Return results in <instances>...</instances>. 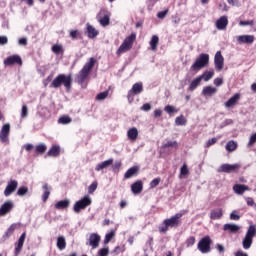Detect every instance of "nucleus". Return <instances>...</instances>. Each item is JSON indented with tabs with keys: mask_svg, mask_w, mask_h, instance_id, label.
<instances>
[{
	"mask_svg": "<svg viewBox=\"0 0 256 256\" xmlns=\"http://www.w3.org/2000/svg\"><path fill=\"white\" fill-rule=\"evenodd\" d=\"M72 83L73 78H71V75L60 74L52 81L50 87H54V89H59L61 85H64L65 89L69 91V89H71Z\"/></svg>",
	"mask_w": 256,
	"mask_h": 256,
	"instance_id": "nucleus-1",
	"label": "nucleus"
},
{
	"mask_svg": "<svg viewBox=\"0 0 256 256\" xmlns=\"http://www.w3.org/2000/svg\"><path fill=\"white\" fill-rule=\"evenodd\" d=\"M209 65V54H200L190 67L191 73H199L201 69Z\"/></svg>",
	"mask_w": 256,
	"mask_h": 256,
	"instance_id": "nucleus-2",
	"label": "nucleus"
},
{
	"mask_svg": "<svg viewBox=\"0 0 256 256\" xmlns=\"http://www.w3.org/2000/svg\"><path fill=\"white\" fill-rule=\"evenodd\" d=\"M183 217V214L177 213L169 219L163 221V224L159 226L160 233H165L169 231V227H177L179 225V219Z\"/></svg>",
	"mask_w": 256,
	"mask_h": 256,
	"instance_id": "nucleus-3",
	"label": "nucleus"
},
{
	"mask_svg": "<svg viewBox=\"0 0 256 256\" xmlns=\"http://www.w3.org/2000/svg\"><path fill=\"white\" fill-rule=\"evenodd\" d=\"M137 39V35L132 33L130 36L126 37L124 42L120 45L118 50L116 51V55H121L122 53H127L133 47V43Z\"/></svg>",
	"mask_w": 256,
	"mask_h": 256,
	"instance_id": "nucleus-4",
	"label": "nucleus"
},
{
	"mask_svg": "<svg viewBox=\"0 0 256 256\" xmlns=\"http://www.w3.org/2000/svg\"><path fill=\"white\" fill-rule=\"evenodd\" d=\"M255 235L256 226L250 225L242 241L243 249H251V245H253V237H255Z\"/></svg>",
	"mask_w": 256,
	"mask_h": 256,
	"instance_id": "nucleus-5",
	"label": "nucleus"
},
{
	"mask_svg": "<svg viewBox=\"0 0 256 256\" xmlns=\"http://www.w3.org/2000/svg\"><path fill=\"white\" fill-rule=\"evenodd\" d=\"M93 65H95V59L90 58L89 62L84 65V67L78 74V77H77L78 83H83V81L87 79V77L89 76V71L93 69Z\"/></svg>",
	"mask_w": 256,
	"mask_h": 256,
	"instance_id": "nucleus-6",
	"label": "nucleus"
},
{
	"mask_svg": "<svg viewBox=\"0 0 256 256\" xmlns=\"http://www.w3.org/2000/svg\"><path fill=\"white\" fill-rule=\"evenodd\" d=\"M91 203H93V199H91L89 195L84 196L74 204V213H81V211H83V209H87Z\"/></svg>",
	"mask_w": 256,
	"mask_h": 256,
	"instance_id": "nucleus-7",
	"label": "nucleus"
},
{
	"mask_svg": "<svg viewBox=\"0 0 256 256\" xmlns=\"http://www.w3.org/2000/svg\"><path fill=\"white\" fill-rule=\"evenodd\" d=\"M98 17V23L101 25V27H109L111 25V12L108 10L102 9Z\"/></svg>",
	"mask_w": 256,
	"mask_h": 256,
	"instance_id": "nucleus-8",
	"label": "nucleus"
},
{
	"mask_svg": "<svg viewBox=\"0 0 256 256\" xmlns=\"http://www.w3.org/2000/svg\"><path fill=\"white\" fill-rule=\"evenodd\" d=\"M140 93H143V83L138 82L133 84L132 88L128 91V102L133 103L135 95H140Z\"/></svg>",
	"mask_w": 256,
	"mask_h": 256,
	"instance_id": "nucleus-9",
	"label": "nucleus"
},
{
	"mask_svg": "<svg viewBox=\"0 0 256 256\" xmlns=\"http://www.w3.org/2000/svg\"><path fill=\"white\" fill-rule=\"evenodd\" d=\"M241 169V164H222L218 169V173H234V171H238Z\"/></svg>",
	"mask_w": 256,
	"mask_h": 256,
	"instance_id": "nucleus-10",
	"label": "nucleus"
},
{
	"mask_svg": "<svg viewBox=\"0 0 256 256\" xmlns=\"http://www.w3.org/2000/svg\"><path fill=\"white\" fill-rule=\"evenodd\" d=\"M198 249L201 253H209L211 251V238L209 236H205L198 243Z\"/></svg>",
	"mask_w": 256,
	"mask_h": 256,
	"instance_id": "nucleus-11",
	"label": "nucleus"
},
{
	"mask_svg": "<svg viewBox=\"0 0 256 256\" xmlns=\"http://www.w3.org/2000/svg\"><path fill=\"white\" fill-rule=\"evenodd\" d=\"M11 133V124H4L0 130L1 143H9V134Z\"/></svg>",
	"mask_w": 256,
	"mask_h": 256,
	"instance_id": "nucleus-12",
	"label": "nucleus"
},
{
	"mask_svg": "<svg viewBox=\"0 0 256 256\" xmlns=\"http://www.w3.org/2000/svg\"><path fill=\"white\" fill-rule=\"evenodd\" d=\"M224 65H225V58H223L221 51H217L214 56V66L216 71H223Z\"/></svg>",
	"mask_w": 256,
	"mask_h": 256,
	"instance_id": "nucleus-13",
	"label": "nucleus"
},
{
	"mask_svg": "<svg viewBox=\"0 0 256 256\" xmlns=\"http://www.w3.org/2000/svg\"><path fill=\"white\" fill-rule=\"evenodd\" d=\"M18 186H19V183L17 182V180H10L7 183V186L4 190L5 197H9V195H12V193H15Z\"/></svg>",
	"mask_w": 256,
	"mask_h": 256,
	"instance_id": "nucleus-14",
	"label": "nucleus"
},
{
	"mask_svg": "<svg viewBox=\"0 0 256 256\" xmlns=\"http://www.w3.org/2000/svg\"><path fill=\"white\" fill-rule=\"evenodd\" d=\"M216 29L218 31H225L227 29V25H229V19L227 16H221L215 23Z\"/></svg>",
	"mask_w": 256,
	"mask_h": 256,
	"instance_id": "nucleus-15",
	"label": "nucleus"
},
{
	"mask_svg": "<svg viewBox=\"0 0 256 256\" xmlns=\"http://www.w3.org/2000/svg\"><path fill=\"white\" fill-rule=\"evenodd\" d=\"M253 41H255V36L253 35H241L237 37V42L239 43V45H243V44L251 45Z\"/></svg>",
	"mask_w": 256,
	"mask_h": 256,
	"instance_id": "nucleus-16",
	"label": "nucleus"
},
{
	"mask_svg": "<svg viewBox=\"0 0 256 256\" xmlns=\"http://www.w3.org/2000/svg\"><path fill=\"white\" fill-rule=\"evenodd\" d=\"M15 207V204H13V201H7L0 207V217H3V215H7V213L11 212V209Z\"/></svg>",
	"mask_w": 256,
	"mask_h": 256,
	"instance_id": "nucleus-17",
	"label": "nucleus"
},
{
	"mask_svg": "<svg viewBox=\"0 0 256 256\" xmlns=\"http://www.w3.org/2000/svg\"><path fill=\"white\" fill-rule=\"evenodd\" d=\"M101 242V237L99 236V234H90L89 237V245L90 247H92V249H97V247H99V243Z\"/></svg>",
	"mask_w": 256,
	"mask_h": 256,
	"instance_id": "nucleus-18",
	"label": "nucleus"
},
{
	"mask_svg": "<svg viewBox=\"0 0 256 256\" xmlns=\"http://www.w3.org/2000/svg\"><path fill=\"white\" fill-rule=\"evenodd\" d=\"M241 99V94H235L232 96L226 103L225 107L226 109H231V107H235L239 100Z\"/></svg>",
	"mask_w": 256,
	"mask_h": 256,
	"instance_id": "nucleus-19",
	"label": "nucleus"
},
{
	"mask_svg": "<svg viewBox=\"0 0 256 256\" xmlns=\"http://www.w3.org/2000/svg\"><path fill=\"white\" fill-rule=\"evenodd\" d=\"M15 63H18L19 65H21L22 63L21 57H19V55L9 56L4 60V65H7V66L15 65Z\"/></svg>",
	"mask_w": 256,
	"mask_h": 256,
	"instance_id": "nucleus-20",
	"label": "nucleus"
},
{
	"mask_svg": "<svg viewBox=\"0 0 256 256\" xmlns=\"http://www.w3.org/2000/svg\"><path fill=\"white\" fill-rule=\"evenodd\" d=\"M111 165H113L112 158L97 164L95 167V171L99 172V171H103V169H109V167H111Z\"/></svg>",
	"mask_w": 256,
	"mask_h": 256,
	"instance_id": "nucleus-21",
	"label": "nucleus"
},
{
	"mask_svg": "<svg viewBox=\"0 0 256 256\" xmlns=\"http://www.w3.org/2000/svg\"><path fill=\"white\" fill-rule=\"evenodd\" d=\"M223 217V209L215 208L210 212V219L217 221Z\"/></svg>",
	"mask_w": 256,
	"mask_h": 256,
	"instance_id": "nucleus-22",
	"label": "nucleus"
},
{
	"mask_svg": "<svg viewBox=\"0 0 256 256\" xmlns=\"http://www.w3.org/2000/svg\"><path fill=\"white\" fill-rule=\"evenodd\" d=\"M217 93V88L213 86H205L202 89V95L204 97H212V95H215Z\"/></svg>",
	"mask_w": 256,
	"mask_h": 256,
	"instance_id": "nucleus-23",
	"label": "nucleus"
},
{
	"mask_svg": "<svg viewBox=\"0 0 256 256\" xmlns=\"http://www.w3.org/2000/svg\"><path fill=\"white\" fill-rule=\"evenodd\" d=\"M25 237H26V233L23 232L16 244L15 255H19V253H21V249H23V245L25 243Z\"/></svg>",
	"mask_w": 256,
	"mask_h": 256,
	"instance_id": "nucleus-24",
	"label": "nucleus"
},
{
	"mask_svg": "<svg viewBox=\"0 0 256 256\" xmlns=\"http://www.w3.org/2000/svg\"><path fill=\"white\" fill-rule=\"evenodd\" d=\"M86 29L89 39H95V37L99 35V30L95 29V27L91 26L89 23L86 24Z\"/></svg>",
	"mask_w": 256,
	"mask_h": 256,
	"instance_id": "nucleus-25",
	"label": "nucleus"
},
{
	"mask_svg": "<svg viewBox=\"0 0 256 256\" xmlns=\"http://www.w3.org/2000/svg\"><path fill=\"white\" fill-rule=\"evenodd\" d=\"M131 191L134 195H139L141 191H143V182L141 181H136L131 185Z\"/></svg>",
	"mask_w": 256,
	"mask_h": 256,
	"instance_id": "nucleus-26",
	"label": "nucleus"
},
{
	"mask_svg": "<svg viewBox=\"0 0 256 256\" xmlns=\"http://www.w3.org/2000/svg\"><path fill=\"white\" fill-rule=\"evenodd\" d=\"M233 191L236 195H243L245 191H249V187L243 184H235L233 186Z\"/></svg>",
	"mask_w": 256,
	"mask_h": 256,
	"instance_id": "nucleus-27",
	"label": "nucleus"
},
{
	"mask_svg": "<svg viewBox=\"0 0 256 256\" xmlns=\"http://www.w3.org/2000/svg\"><path fill=\"white\" fill-rule=\"evenodd\" d=\"M127 137L130 141H137V137H139V130L135 127L130 128L127 131Z\"/></svg>",
	"mask_w": 256,
	"mask_h": 256,
	"instance_id": "nucleus-28",
	"label": "nucleus"
},
{
	"mask_svg": "<svg viewBox=\"0 0 256 256\" xmlns=\"http://www.w3.org/2000/svg\"><path fill=\"white\" fill-rule=\"evenodd\" d=\"M223 229L225 231H229V233H237L241 229V226L233 223H228L223 226Z\"/></svg>",
	"mask_w": 256,
	"mask_h": 256,
	"instance_id": "nucleus-29",
	"label": "nucleus"
},
{
	"mask_svg": "<svg viewBox=\"0 0 256 256\" xmlns=\"http://www.w3.org/2000/svg\"><path fill=\"white\" fill-rule=\"evenodd\" d=\"M137 173H139V167L133 166L126 171V173L124 174V179H131V177H135Z\"/></svg>",
	"mask_w": 256,
	"mask_h": 256,
	"instance_id": "nucleus-30",
	"label": "nucleus"
},
{
	"mask_svg": "<svg viewBox=\"0 0 256 256\" xmlns=\"http://www.w3.org/2000/svg\"><path fill=\"white\" fill-rule=\"evenodd\" d=\"M61 153V148L59 146H52L48 153L46 154L47 157H59Z\"/></svg>",
	"mask_w": 256,
	"mask_h": 256,
	"instance_id": "nucleus-31",
	"label": "nucleus"
},
{
	"mask_svg": "<svg viewBox=\"0 0 256 256\" xmlns=\"http://www.w3.org/2000/svg\"><path fill=\"white\" fill-rule=\"evenodd\" d=\"M69 205H71V200L65 199L57 202L54 207L55 209H67Z\"/></svg>",
	"mask_w": 256,
	"mask_h": 256,
	"instance_id": "nucleus-32",
	"label": "nucleus"
},
{
	"mask_svg": "<svg viewBox=\"0 0 256 256\" xmlns=\"http://www.w3.org/2000/svg\"><path fill=\"white\" fill-rule=\"evenodd\" d=\"M44 193L42 195V200L44 201H47V199H49V196L51 195V188L48 184H44L43 187H42Z\"/></svg>",
	"mask_w": 256,
	"mask_h": 256,
	"instance_id": "nucleus-33",
	"label": "nucleus"
},
{
	"mask_svg": "<svg viewBox=\"0 0 256 256\" xmlns=\"http://www.w3.org/2000/svg\"><path fill=\"white\" fill-rule=\"evenodd\" d=\"M213 75H215V71L210 70V71H205L201 76V81H210V79H213Z\"/></svg>",
	"mask_w": 256,
	"mask_h": 256,
	"instance_id": "nucleus-34",
	"label": "nucleus"
},
{
	"mask_svg": "<svg viewBox=\"0 0 256 256\" xmlns=\"http://www.w3.org/2000/svg\"><path fill=\"white\" fill-rule=\"evenodd\" d=\"M149 44L152 51H157V45H159V36L153 35Z\"/></svg>",
	"mask_w": 256,
	"mask_h": 256,
	"instance_id": "nucleus-35",
	"label": "nucleus"
},
{
	"mask_svg": "<svg viewBox=\"0 0 256 256\" xmlns=\"http://www.w3.org/2000/svg\"><path fill=\"white\" fill-rule=\"evenodd\" d=\"M57 247L60 251H63L65 247H67V242L65 241V237L59 236L57 239Z\"/></svg>",
	"mask_w": 256,
	"mask_h": 256,
	"instance_id": "nucleus-36",
	"label": "nucleus"
},
{
	"mask_svg": "<svg viewBox=\"0 0 256 256\" xmlns=\"http://www.w3.org/2000/svg\"><path fill=\"white\" fill-rule=\"evenodd\" d=\"M199 85H201V78L200 76H198L197 78H195L189 85V89L190 91H195L197 89V87H199Z\"/></svg>",
	"mask_w": 256,
	"mask_h": 256,
	"instance_id": "nucleus-37",
	"label": "nucleus"
},
{
	"mask_svg": "<svg viewBox=\"0 0 256 256\" xmlns=\"http://www.w3.org/2000/svg\"><path fill=\"white\" fill-rule=\"evenodd\" d=\"M15 229H17V224H12L8 229L7 231L5 232L4 236H3V239L4 241L6 239H9V237H11V235H13V231H15Z\"/></svg>",
	"mask_w": 256,
	"mask_h": 256,
	"instance_id": "nucleus-38",
	"label": "nucleus"
},
{
	"mask_svg": "<svg viewBox=\"0 0 256 256\" xmlns=\"http://www.w3.org/2000/svg\"><path fill=\"white\" fill-rule=\"evenodd\" d=\"M165 113H168V115H173V113H179V109L172 105H166L164 107Z\"/></svg>",
	"mask_w": 256,
	"mask_h": 256,
	"instance_id": "nucleus-39",
	"label": "nucleus"
},
{
	"mask_svg": "<svg viewBox=\"0 0 256 256\" xmlns=\"http://www.w3.org/2000/svg\"><path fill=\"white\" fill-rule=\"evenodd\" d=\"M187 175H189V168H187V164H183V166L180 168L179 178L183 179V177H187Z\"/></svg>",
	"mask_w": 256,
	"mask_h": 256,
	"instance_id": "nucleus-40",
	"label": "nucleus"
},
{
	"mask_svg": "<svg viewBox=\"0 0 256 256\" xmlns=\"http://www.w3.org/2000/svg\"><path fill=\"white\" fill-rule=\"evenodd\" d=\"M52 51L55 53V55H61L63 53V45L61 44H55L52 46Z\"/></svg>",
	"mask_w": 256,
	"mask_h": 256,
	"instance_id": "nucleus-41",
	"label": "nucleus"
},
{
	"mask_svg": "<svg viewBox=\"0 0 256 256\" xmlns=\"http://www.w3.org/2000/svg\"><path fill=\"white\" fill-rule=\"evenodd\" d=\"M45 151H47V145H45V143L36 145V153L43 155V153H45Z\"/></svg>",
	"mask_w": 256,
	"mask_h": 256,
	"instance_id": "nucleus-42",
	"label": "nucleus"
},
{
	"mask_svg": "<svg viewBox=\"0 0 256 256\" xmlns=\"http://www.w3.org/2000/svg\"><path fill=\"white\" fill-rule=\"evenodd\" d=\"M226 151H235V149H237V142L235 141H229L227 144H226V147H225Z\"/></svg>",
	"mask_w": 256,
	"mask_h": 256,
	"instance_id": "nucleus-43",
	"label": "nucleus"
},
{
	"mask_svg": "<svg viewBox=\"0 0 256 256\" xmlns=\"http://www.w3.org/2000/svg\"><path fill=\"white\" fill-rule=\"evenodd\" d=\"M175 123H176V125L183 126V125L187 124V120L185 119V116L180 115V116L176 117Z\"/></svg>",
	"mask_w": 256,
	"mask_h": 256,
	"instance_id": "nucleus-44",
	"label": "nucleus"
},
{
	"mask_svg": "<svg viewBox=\"0 0 256 256\" xmlns=\"http://www.w3.org/2000/svg\"><path fill=\"white\" fill-rule=\"evenodd\" d=\"M106 97H109V90H106L104 92H101L99 93L97 96H96V100L97 101H105V98Z\"/></svg>",
	"mask_w": 256,
	"mask_h": 256,
	"instance_id": "nucleus-45",
	"label": "nucleus"
},
{
	"mask_svg": "<svg viewBox=\"0 0 256 256\" xmlns=\"http://www.w3.org/2000/svg\"><path fill=\"white\" fill-rule=\"evenodd\" d=\"M58 123H60L61 125H67V124L71 123V117L62 116L59 118Z\"/></svg>",
	"mask_w": 256,
	"mask_h": 256,
	"instance_id": "nucleus-46",
	"label": "nucleus"
},
{
	"mask_svg": "<svg viewBox=\"0 0 256 256\" xmlns=\"http://www.w3.org/2000/svg\"><path fill=\"white\" fill-rule=\"evenodd\" d=\"M113 237H115V230H111L110 233L105 235V239H104L105 245H107V243H109V241H111V239H113Z\"/></svg>",
	"mask_w": 256,
	"mask_h": 256,
	"instance_id": "nucleus-47",
	"label": "nucleus"
},
{
	"mask_svg": "<svg viewBox=\"0 0 256 256\" xmlns=\"http://www.w3.org/2000/svg\"><path fill=\"white\" fill-rule=\"evenodd\" d=\"M28 116H29V108L27 107V105H23L21 110V118L25 119Z\"/></svg>",
	"mask_w": 256,
	"mask_h": 256,
	"instance_id": "nucleus-48",
	"label": "nucleus"
},
{
	"mask_svg": "<svg viewBox=\"0 0 256 256\" xmlns=\"http://www.w3.org/2000/svg\"><path fill=\"white\" fill-rule=\"evenodd\" d=\"M29 189L25 186L20 187L17 191V195H19L20 197H23V195H27Z\"/></svg>",
	"mask_w": 256,
	"mask_h": 256,
	"instance_id": "nucleus-49",
	"label": "nucleus"
},
{
	"mask_svg": "<svg viewBox=\"0 0 256 256\" xmlns=\"http://www.w3.org/2000/svg\"><path fill=\"white\" fill-rule=\"evenodd\" d=\"M97 187H98L97 182H93V183L88 187V193H89L90 195H92V193H95V191H97Z\"/></svg>",
	"mask_w": 256,
	"mask_h": 256,
	"instance_id": "nucleus-50",
	"label": "nucleus"
},
{
	"mask_svg": "<svg viewBox=\"0 0 256 256\" xmlns=\"http://www.w3.org/2000/svg\"><path fill=\"white\" fill-rule=\"evenodd\" d=\"M97 256H109V247L100 249Z\"/></svg>",
	"mask_w": 256,
	"mask_h": 256,
	"instance_id": "nucleus-51",
	"label": "nucleus"
},
{
	"mask_svg": "<svg viewBox=\"0 0 256 256\" xmlns=\"http://www.w3.org/2000/svg\"><path fill=\"white\" fill-rule=\"evenodd\" d=\"M231 221H239L241 219V216L237 213V211H232L230 214Z\"/></svg>",
	"mask_w": 256,
	"mask_h": 256,
	"instance_id": "nucleus-52",
	"label": "nucleus"
},
{
	"mask_svg": "<svg viewBox=\"0 0 256 256\" xmlns=\"http://www.w3.org/2000/svg\"><path fill=\"white\" fill-rule=\"evenodd\" d=\"M159 183H161V178H155L154 180H152L150 182V187L152 189H155V187H157V185H159Z\"/></svg>",
	"mask_w": 256,
	"mask_h": 256,
	"instance_id": "nucleus-53",
	"label": "nucleus"
},
{
	"mask_svg": "<svg viewBox=\"0 0 256 256\" xmlns=\"http://www.w3.org/2000/svg\"><path fill=\"white\" fill-rule=\"evenodd\" d=\"M167 13H169V9L158 12L157 14L158 19H165V17H167Z\"/></svg>",
	"mask_w": 256,
	"mask_h": 256,
	"instance_id": "nucleus-54",
	"label": "nucleus"
},
{
	"mask_svg": "<svg viewBox=\"0 0 256 256\" xmlns=\"http://www.w3.org/2000/svg\"><path fill=\"white\" fill-rule=\"evenodd\" d=\"M228 4L233 7H241V2L239 0H228Z\"/></svg>",
	"mask_w": 256,
	"mask_h": 256,
	"instance_id": "nucleus-55",
	"label": "nucleus"
},
{
	"mask_svg": "<svg viewBox=\"0 0 256 256\" xmlns=\"http://www.w3.org/2000/svg\"><path fill=\"white\" fill-rule=\"evenodd\" d=\"M253 24H254L253 20H249V21H240V22H239V25H240L241 27H247L248 25H253Z\"/></svg>",
	"mask_w": 256,
	"mask_h": 256,
	"instance_id": "nucleus-56",
	"label": "nucleus"
},
{
	"mask_svg": "<svg viewBox=\"0 0 256 256\" xmlns=\"http://www.w3.org/2000/svg\"><path fill=\"white\" fill-rule=\"evenodd\" d=\"M186 245L187 247H193V245H195V237L188 238V240L186 241Z\"/></svg>",
	"mask_w": 256,
	"mask_h": 256,
	"instance_id": "nucleus-57",
	"label": "nucleus"
},
{
	"mask_svg": "<svg viewBox=\"0 0 256 256\" xmlns=\"http://www.w3.org/2000/svg\"><path fill=\"white\" fill-rule=\"evenodd\" d=\"M9 43V38L7 36H0V45H7Z\"/></svg>",
	"mask_w": 256,
	"mask_h": 256,
	"instance_id": "nucleus-58",
	"label": "nucleus"
},
{
	"mask_svg": "<svg viewBox=\"0 0 256 256\" xmlns=\"http://www.w3.org/2000/svg\"><path fill=\"white\" fill-rule=\"evenodd\" d=\"M140 109H141V111H151V104L145 103V104H143V106Z\"/></svg>",
	"mask_w": 256,
	"mask_h": 256,
	"instance_id": "nucleus-59",
	"label": "nucleus"
},
{
	"mask_svg": "<svg viewBox=\"0 0 256 256\" xmlns=\"http://www.w3.org/2000/svg\"><path fill=\"white\" fill-rule=\"evenodd\" d=\"M161 115H163V110H161V109H155L154 110L155 119H157L158 117H161Z\"/></svg>",
	"mask_w": 256,
	"mask_h": 256,
	"instance_id": "nucleus-60",
	"label": "nucleus"
},
{
	"mask_svg": "<svg viewBox=\"0 0 256 256\" xmlns=\"http://www.w3.org/2000/svg\"><path fill=\"white\" fill-rule=\"evenodd\" d=\"M246 203H247V205H249L250 207H254V209H256V204H255V202L253 201L252 198H247V199H246Z\"/></svg>",
	"mask_w": 256,
	"mask_h": 256,
	"instance_id": "nucleus-61",
	"label": "nucleus"
},
{
	"mask_svg": "<svg viewBox=\"0 0 256 256\" xmlns=\"http://www.w3.org/2000/svg\"><path fill=\"white\" fill-rule=\"evenodd\" d=\"M222 83H223V78L214 79V85H216V87H221Z\"/></svg>",
	"mask_w": 256,
	"mask_h": 256,
	"instance_id": "nucleus-62",
	"label": "nucleus"
},
{
	"mask_svg": "<svg viewBox=\"0 0 256 256\" xmlns=\"http://www.w3.org/2000/svg\"><path fill=\"white\" fill-rule=\"evenodd\" d=\"M77 35H79V31H77V30H71L70 31L71 39H77Z\"/></svg>",
	"mask_w": 256,
	"mask_h": 256,
	"instance_id": "nucleus-63",
	"label": "nucleus"
},
{
	"mask_svg": "<svg viewBox=\"0 0 256 256\" xmlns=\"http://www.w3.org/2000/svg\"><path fill=\"white\" fill-rule=\"evenodd\" d=\"M164 147H177V141H168Z\"/></svg>",
	"mask_w": 256,
	"mask_h": 256,
	"instance_id": "nucleus-64",
	"label": "nucleus"
}]
</instances>
